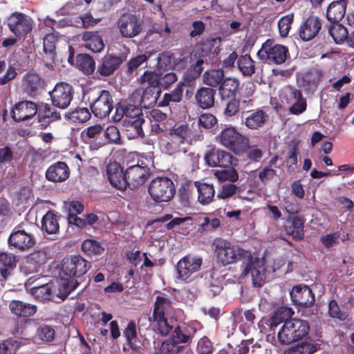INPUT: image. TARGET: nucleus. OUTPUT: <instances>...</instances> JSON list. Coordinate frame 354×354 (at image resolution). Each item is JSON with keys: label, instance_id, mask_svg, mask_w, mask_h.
<instances>
[{"label": "nucleus", "instance_id": "1", "mask_svg": "<svg viewBox=\"0 0 354 354\" xmlns=\"http://www.w3.org/2000/svg\"><path fill=\"white\" fill-rule=\"evenodd\" d=\"M212 247L217 263L223 266L237 263L247 254L239 245L223 238H216Z\"/></svg>", "mask_w": 354, "mask_h": 354}, {"label": "nucleus", "instance_id": "2", "mask_svg": "<svg viewBox=\"0 0 354 354\" xmlns=\"http://www.w3.org/2000/svg\"><path fill=\"white\" fill-rule=\"evenodd\" d=\"M308 322L301 319H290L286 322L277 333V341L281 345H288L302 339L308 335Z\"/></svg>", "mask_w": 354, "mask_h": 354}, {"label": "nucleus", "instance_id": "3", "mask_svg": "<svg viewBox=\"0 0 354 354\" xmlns=\"http://www.w3.org/2000/svg\"><path fill=\"white\" fill-rule=\"evenodd\" d=\"M216 43V39H213L209 41L207 48H202L201 55L195 63L191 64L185 72L183 82H181L185 86H192L204 70L203 64L205 62H207V57H210V54L213 56L218 54L221 49L219 46H215Z\"/></svg>", "mask_w": 354, "mask_h": 354}, {"label": "nucleus", "instance_id": "4", "mask_svg": "<svg viewBox=\"0 0 354 354\" xmlns=\"http://www.w3.org/2000/svg\"><path fill=\"white\" fill-rule=\"evenodd\" d=\"M217 141L236 154L244 153L248 147L249 138L240 133L235 127H225L216 136Z\"/></svg>", "mask_w": 354, "mask_h": 354}, {"label": "nucleus", "instance_id": "5", "mask_svg": "<svg viewBox=\"0 0 354 354\" xmlns=\"http://www.w3.org/2000/svg\"><path fill=\"white\" fill-rule=\"evenodd\" d=\"M288 53V47L281 44H274L272 40L267 39L257 55L263 62L279 65L286 62Z\"/></svg>", "mask_w": 354, "mask_h": 354}, {"label": "nucleus", "instance_id": "6", "mask_svg": "<svg viewBox=\"0 0 354 354\" xmlns=\"http://www.w3.org/2000/svg\"><path fill=\"white\" fill-rule=\"evenodd\" d=\"M151 198L156 203L168 202L174 196L176 189L173 181L167 177L153 179L148 188Z\"/></svg>", "mask_w": 354, "mask_h": 354}, {"label": "nucleus", "instance_id": "7", "mask_svg": "<svg viewBox=\"0 0 354 354\" xmlns=\"http://www.w3.org/2000/svg\"><path fill=\"white\" fill-rule=\"evenodd\" d=\"M174 306L171 299L165 295L157 296L153 304L152 316L149 317L151 322H156L159 327L166 326L165 333L171 331V327L167 324V316L174 313Z\"/></svg>", "mask_w": 354, "mask_h": 354}, {"label": "nucleus", "instance_id": "8", "mask_svg": "<svg viewBox=\"0 0 354 354\" xmlns=\"http://www.w3.org/2000/svg\"><path fill=\"white\" fill-rule=\"evenodd\" d=\"M33 24L30 17L21 12H15L7 19V26L10 31L19 39L25 37L31 32Z\"/></svg>", "mask_w": 354, "mask_h": 354}, {"label": "nucleus", "instance_id": "9", "mask_svg": "<svg viewBox=\"0 0 354 354\" xmlns=\"http://www.w3.org/2000/svg\"><path fill=\"white\" fill-rule=\"evenodd\" d=\"M91 267V262L86 261L80 255H71L64 257L62 261L63 274L71 278L82 277Z\"/></svg>", "mask_w": 354, "mask_h": 354}, {"label": "nucleus", "instance_id": "10", "mask_svg": "<svg viewBox=\"0 0 354 354\" xmlns=\"http://www.w3.org/2000/svg\"><path fill=\"white\" fill-rule=\"evenodd\" d=\"M127 187L136 189L142 186L148 180L150 169L142 161L138 160L136 165L128 166L126 169Z\"/></svg>", "mask_w": 354, "mask_h": 354}, {"label": "nucleus", "instance_id": "11", "mask_svg": "<svg viewBox=\"0 0 354 354\" xmlns=\"http://www.w3.org/2000/svg\"><path fill=\"white\" fill-rule=\"evenodd\" d=\"M126 53H106L99 61L96 68V75L100 77H109L118 71L126 61Z\"/></svg>", "mask_w": 354, "mask_h": 354}, {"label": "nucleus", "instance_id": "12", "mask_svg": "<svg viewBox=\"0 0 354 354\" xmlns=\"http://www.w3.org/2000/svg\"><path fill=\"white\" fill-rule=\"evenodd\" d=\"M74 89L68 83L59 82L49 92L52 104L59 109H65L69 106L73 99Z\"/></svg>", "mask_w": 354, "mask_h": 354}, {"label": "nucleus", "instance_id": "13", "mask_svg": "<svg viewBox=\"0 0 354 354\" xmlns=\"http://www.w3.org/2000/svg\"><path fill=\"white\" fill-rule=\"evenodd\" d=\"M282 102L289 106L288 111L292 115H298L306 111L307 109L306 99L301 91L292 86L285 89L282 96Z\"/></svg>", "mask_w": 354, "mask_h": 354}, {"label": "nucleus", "instance_id": "14", "mask_svg": "<svg viewBox=\"0 0 354 354\" xmlns=\"http://www.w3.org/2000/svg\"><path fill=\"white\" fill-rule=\"evenodd\" d=\"M118 28L122 36L125 38H133L142 30V22L135 14H123L117 21Z\"/></svg>", "mask_w": 354, "mask_h": 354}, {"label": "nucleus", "instance_id": "15", "mask_svg": "<svg viewBox=\"0 0 354 354\" xmlns=\"http://www.w3.org/2000/svg\"><path fill=\"white\" fill-rule=\"evenodd\" d=\"M89 106L96 118H105L113 109V96L109 91L101 90L97 97L90 102Z\"/></svg>", "mask_w": 354, "mask_h": 354}, {"label": "nucleus", "instance_id": "16", "mask_svg": "<svg viewBox=\"0 0 354 354\" xmlns=\"http://www.w3.org/2000/svg\"><path fill=\"white\" fill-rule=\"evenodd\" d=\"M204 158L211 167L230 168L233 165V162L236 160L230 152L216 148L207 151Z\"/></svg>", "mask_w": 354, "mask_h": 354}, {"label": "nucleus", "instance_id": "17", "mask_svg": "<svg viewBox=\"0 0 354 354\" xmlns=\"http://www.w3.org/2000/svg\"><path fill=\"white\" fill-rule=\"evenodd\" d=\"M249 273L251 274L253 286L257 288L263 286L266 279V269L263 261L259 259L253 261L251 257L244 267L241 275L245 277Z\"/></svg>", "mask_w": 354, "mask_h": 354}, {"label": "nucleus", "instance_id": "18", "mask_svg": "<svg viewBox=\"0 0 354 354\" xmlns=\"http://www.w3.org/2000/svg\"><path fill=\"white\" fill-rule=\"evenodd\" d=\"M8 243L10 248L24 252L35 245V239L32 234L15 227L9 236Z\"/></svg>", "mask_w": 354, "mask_h": 354}, {"label": "nucleus", "instance_id": "19", "mask_svg": "<svg viewBox=\"0 0 354 354\" xmlns=\"http://www.w3.org/2000/svg\"><path fill=\"white\" fill-rule=\"evenodd\" d=\"M202 262L203 260L200 257L190 254L183 257L176 265L178 278L183 281L188 279L192 274L200 270Z\"/></svg>", "mask_w": 354, "mask_h": 354}, {"label": "nucleus", "instance_id": "20", "mask_svg": "<svg viewBox=\"0 0 354 354\" xmlns=\"http://www.w3.org/2000/svg\"><path fill=\"white\" fill-rule=\"evenodd\" d=\"M322 20L316 15H310L301 24L299 28V36L304 41L314 39L322 29Z\"/></svg>", "mask_w": 354, "mask_h": 354}, {"label": "nucleus", "instance_id": "21", "mask_svg": "<svg viewBox=\"0 0 354 354\" xmlns=\"http://www.w3.org/2000/svg\"><path fill=\"white\" fill-rule=\"evenodd\" d=\"M44 80L35 72L26 73L22 79V88L28 96L35 97L44 89Z\"/></svg>", "mask_w": 354, "mask_h": 354}, {"label": "nucleus", "instance_id": "22", "mask_svg": "<svg viewBox=\"0 0 354 354\" xmlns=\"http://www.w3.org/2000/svg\"><path fill=\"white\" fill-rule=\"evenodd\" d=\"M290 295L292 302L301 307L311 306L315 301L312 290L304 284L294 286Z\"/></svg>", "mask_w": 354, "mask_h": 354}, {"label": "nucleus", "instance_id": "23", "mask_svg": "<svg viewBox=\"0 0 354 354\" xmlns=\"http://www.w3.org/2000/svg\"><path fill=\"white\" fill-rule=\"evenodd\" d=\"M107 178L112 187L121 191L127 189L126 171L116 162H110L106 166Z\"/></svg>", "mask_w": 354, "mask_h": 354}, {"label": "nucleus", "instance_id": "24", "mask_svg": "<svg viewBox=\"0 0 354 354\" xmlns=\"http://www.w3.org/2000/svg\"><path fill=\"white\" fill-rule=\"evenodd\" d=\"M37 108L35 103L30 101H22L15 104L12 111V117L16 122L27 120L37 113Z\"/></svg>", "mask_w": 354, "mask_h": 354}, {"label": "nucleus", "instance_id": "25", "mask_svg": "<svg viewBox=\"0 0 354 354\" xmlns=\"http://www.w3.org/2000/svg\"><path fill=\"white\" fill-rule=\"evenodd\" d=\"M305 219L300 216L287 218L284 225L286 234L290 236L294 241H301L304 238Z\"/></svg>", "mask_w": 354, "mask_h": 354}, {"label": "nucleus", "instance_id": "26", "mask_svg": "<svg viewBox=\"0 0 354 354\" xmlns=\"http://www.w3.org/2000/svg\"><path fill=\"white\" fill-rule=\"evenodd\" d=\"M70 175L68 166L64 162L58 161L50 165L45 173L46 178L50 182L59 183L66 180Z\"/></svg>", "mask_w": 354, "mask_h": 354}, {"label": "nucleus", "instance_id": "27", "mask_svg": "<svg viewBox=\"0 0 354 354\" xmlns=\"http://www.w3.org/2000/svg\"><path fill=\"white\" fill-rule=\"evenodd\" d=\"M270 120L267 112L261 108L249 113L245 118L244 124L250 130H258L266 125Z\"/></svg>", "mask_w": 354, "mask_h": 354}, {"label": "nucleus", "instance_id": "28", "mask_svg": "<svg viewBox=\"0 0 354 354\" xmlns=\"http://www.w3.org/2000/svg\"><path fill=\"white\" fill-rule=\"evenodd\" d=\"M216 90L211 87H201L195 94L197 105L203 109L212 108L214 105Z\"/></svg>", "mask_w": 354, "mask_h": 354}, {"label": "nucleus", "instance_id": "29", "mask_svg": "<svg viewBox=\"0 0 354 354\" xmlns=\"http://www.w3.org/2000/svg\"><path fill=\"white\" fill-rule=\"evenodd\" d=\"M294 314L291 308L281 306L275 310L272 315L266 322V324L270 330H274L281 323L290 319Z\"/></svg>", "mask_w": 354, "mask_h": 354}, {"label": "nucleus", "instance_id": "30", "mask_svg": "<svg viewBox=\"0 0 354 354\" xmlns=\"http://www.w3.org/2000/svg\"><path fill=\"white\" fill-rule=\"evenodd\" d=\"M347 0L331 2L326 10V18L330 22H339L345 15Z\"/></svg>", "mask_w": 354, "mask_h": 354}, {"label": "nucleus", "instance_id": "31", "mask_svg": "<svg viewBox=\"0 0 354 354\" xmlns=\"http://www.w3.org/2000/svg\"><path fill=\"white\" fill-rule=\"evenodd\" d=\"M240 85L239 80L234 77H225L218 87V92L221 100H227L232 97H236L238 88Z\"/></svg>", "mask_w": 354, "mask_h": 354}, {"label": "nucleus", "instance_id": "32", "mask_svg": "<svg viewBox=\"0 0 354 354\" xmlns=\"http://www.w3.org/2000/svg\"><path fill=\"white\" fill-rule=\"evenodd\" d=\"M84 46L94 53H100L104 48V44L102 35L97 31H86L82 35Z\"/></svg>", "mask_w": 354, "mask_h": 354}, {"label": "nucleus", "instance_id": "33", "mask_svg": "<svg viewBox=\"0 0 354 354\" xmlns=\"http://www.w3.org/2000/svg\"><path fill=\"white\" fill-rule=\"evenodd\" d=\"M192 339V336L191 335L185 334L181 330L180 326H178L172 332L171 350L177 354L183 353L184 350H188L187 346H180L179 344L189 343Z\"/></svg>", "mask_w": 354, "mask_h": 354}, {"label": "nucleus", "instance_id": "34", "mask_svg": "<svg viewBox=\"0 0 354 354\" xmlns=\"http://www.w3.org/2000/svg\"><path fill=\"white\" fill-rule=\"evenodd\" d=\"M194 187L198 191V201L203 205L212 202L215 196V190L213 185L199 181L194 182Z\"/></svg>", "mask_w": 354, "mask_h": 354}, {"label": "nucleus", "instance_id": "35", "mask_svg": "<svg viewBox=\"0 0 354 354\" xmlns=\"http://www.w3.org/2000/svg\"><path fill=\"white\" fill-rule=\"evenodd\" d=\"M193 225V218L190 216L174 217L165 225L168 230H177L178 233L182 235H187L190 232V227Z\"/></svg>", "mask_w": 354, "mask_h": 354}, {"label": "nucleus", "instance_id": "36", "mask_svg": "<svg viewBox=\"0 0 354 354\" xmlns=\"http://www.w3.org/2000/svg\"><path fill=\"white\" fill-rule=\"evenodd\" d=\"M9 308L12 314L21 317H30L37 311L36 306L18 300L11 301Z\"/></svg>", "mask_w": 354, "mask_h": 354}, {"label": "nucleus", "instance_id": "37", "mask_svg": "<svg viewBox=\"0 0 354 354\" xmlns=\"http://www.w3.org/2000/svg\"><path fill=\"white\" fill-rule=\"evenodd\" d=\"M17 264L16 257L12 254L0 253V273L2 280L6 281L11 274Z\"/></svg>", "mask_w": 354, "mask_h": 354}, {"label": "nucleus", "instance_id": "38", "mask_svg": "<svg viewBox=\"0 0 354 354\" xmlns=\"http://www.w3.org/2000/svg\"><path fill=\"white\" fill-rule=\"evenodd\" d=\"M224 79L225 74L222 69L207 70L203 75V83L212 88L219 87Z\"/></svg>", "mask_w": 354, "mask_h": 354}, {"label": "nucleus", "instance_id": "39", "mask_svg": "<svg viewBox=\"0 0 354 354\" xmlns=\"http://www.w3.org/2000/svg\"><path fill=\"white\" fill-rule=\"evenodd\" d=\"M328 32L337 44L346 43L348 32L347 28L339 22H330Z\"/></svg>", "mask_w": 354, "mask_h": 354}, {"label": "nucleus", "instance_id": "40", "mask_svg": "<svg viewBox=\"0 0 354 354\" xmlns=\"http://www.w3.org/2000/svg\"><path fill=\"white\" fill-rule=\"evenodd\" d=\"M59 216L52 211H48L43 216L41 229L49 234H55L59 229Z\"/></svg>", "mask_w": 354, "mask_h": 354}, {"label": "nucleus", "instance_id": "41", "mask_svg": "<svg viewBox=\"0 0 354 354\" xmlns=\"http://www.w3.org/2000/svg\"><path fill=\"white\" fill-rule=\"evenodd\" d=\"M236 64L239 71L245 77H251L255 73V62L248 54L241 55Z\"/></svg>", "mask_w": 354, "mask_h": 354}, {"label": "nucleus", "instance_id": "42", "mask_svg": "<svg viewBox=\"0 0 354 354\" xmlns=\"http://www.w3.org/2000/svg\"><path fill=\"white\" fill-rule=\"evenodd\" d=\"M76 62L78 68L85 75H91L96 68L95 60L88 54H78Z\"/></svg>", "mask_w": 354, "mask_h": 354}, {"label": "nucleus", "instance_id": "43", "mask_svg": "<svg viewBox=\"0 0 354 354\" xmlns=\"http://www.w3.org/2000/svg\"><path fill=\"white\" fill-rule=\"evenodd\" d=\"M183 86L185 85L180 82L171 92L165 93L163 99L158 103V106H167L171 102H180L183 96Z\"/></svg>", "mask_w": 354, "mask_h": 354}, {"label": "nucleus", "instance_id": "44", "mask_svg": "<svg viewBox=\"0 0 354 354\" xmlns=\"http://www.w3.org/2000/svg\"><path fill=\"white\" fill-rule=\"evenodd\" d=\"M64 116L66 119L73 123L80 124L88 121L91 117V113L87 108L77 107L66 112Z\"/></svg>", "mask_w": 354, "mask_h": 354}, {"label": "nucleus", "instance_id": "45", "mask_svg": "<svg viewBox=\"0 0 354 354\" xmlns=\"http://www.w3.org/2000/svg\"><path fill=\"white\" fill-rule=\"evenodd\" d=\"M161 94V91H157L156 88H143L142 94L140 100V106L143 109H149L156 104Z\"/></svg>", "mask_w": 354, "mask_h": 354}, {"label": "nucleus", "instance_id": "46", "mask_svg": "<svg viewBox=\"0 0 354 354\" xmlns=\"http://www.w3.org/2000/svg\"><path fill=\"white\" fill-rule=\"evenodd\" d=\"M160 81L159 72L147 71L140 77V83L145 88H156L157 91H161Z\"/></svg>", "mask_w": 354, "mask_h": 354}, {"label": "nucleus", "instance_id": "47", "mask_svg": "<svg viewBox=\"0 0 354 354\" xmlns=\"http://www.w3.org/2000/svg\"><path fill=\"white\" fill-rule=\"evenodd\" d=\"M53 283H46L30 289V293L39 301H49L53 296Z\"/></svg>", "mask_w": 354, "mask_h": 354}, {"label": "nucleus", "instance_id": "48", "mask_svg": "<svg viewBox=\"0 0 354 354\" xmlns=\"http://www.w3.org/2000/svg\"><path fill=\"white\" fill-rule=\"evenodd\" d=\"M246 94H242L238 99L239 106L240 107V112L243 115L245 113H249L253 110L252 107L254 104V99L252 97L254 94V89L250 87L246 88Z\"/></svg>", "mask_w": 354, "mask_h": 354}, {"label": "nucleus", "instance_id": "49", "mask_svg": "<svg viewBox=\"0 0 354 354\" xmlns=\"http://www.w3.org/2000/svg\"><path fill=\"white\" fill-rule=\"evenodd\" d=\"M143 122L144 120L141 118H137L129 121V124L126 129L127 136L129 139L142 138L144 136L145 133L142 127Z\"/></svg>", "mask_w": 354, "mask_h": 354}, {"label": "nucleus", "instance_id": "50", "mask_svg": "<svg viewBox=\"0 0 354 354\" xmlns=\"http://www.w3.org/2000/svg\"><path fill=\"white\" fill-rule=\"evenodd\" d=\"M194 189V183L186 182L178 189V196L179 201L184 207L189 206Z\"/></svg>", "mask_w": 354, "mask_h": 354}, {"label": "nucleus", "instance_id": "51", "mask_svg": "<svg viewBox=\"0 0 354 354\" xmlns=\"http://www.w3.org/2000/svg\"><path fill=\"white\" fill-rule=\"evenodd\" d=\"M169 136L180 141L183 144L191 137V129L188 124H175L169 132Z\"/></svg>", "mask_w": 354, "mask_h": 354}, {"label": "nucleus", "instance_id": "52", "mask_svg": "<svg viewBox=\"0 0 354 354\" xmlns=\"http://www.w3.org/2000/svg\"><path fill=\"white\" fill-rule=\"evenodd\" d=\"M103 132V127L100 124H96L94 125H91L88 127L82 132V138L83 140L86 142H92L99 138H100L101 134Z\"/></svg>", "mask_w": 354, "mask_h": 354}, {"label": "nucleus", "instance_id": "53", "mask_svg": "<svg viewBox=\"0 0 354 354\" xmlns=\"http://www.w3.org/2000/svg\"><path fill=\"white\" fill-rule=\"evenodd\" d=\"M193 60L192 56L187 53L182 52L175 55L172 58L173 67L175 70L180 71L184 70Z\"/></svg>", "mask_w": 354, "mask_h": 354}, {"label": "nucleus", "instance_id": "54", "mask_svg": "<svg viewBox=\"0 0 354 354\" xmlns=\"http://www.w3.org/2000/svg\"><path fill=\"white\" fill-rule=\"evenodd\" d=\"M82 251L88 254H101L104 251V248L101 244L94 239H86L82 244Z\"/></svg>", "mask_w": 354, "mask_h": 354}, {"label": "nucleus", "instance_id": "55", "mask_svg": "<svg viewBox=\"0 0 354 354\" xmlns=\"http://www.w3.org/2000/svg\"><path fill=\"white\" fill-rule=\"evenodd\" d=\"M124 335L131 348L132 350L137 351L139 347L136 344L137 331L135 322L131 321L129 322L127 328L124 330Z\"/></svg>", "mask_w": 354, "mask_h": 354}, {"label": "nucleus", "instance_id": "56", "mask_svg": "<svg viewBox=\"0 0 354 354\" xmlns=\"http://www.w3.org/2000/svg\"><path fill=\"white\" fill-rule=\"evenodd\" d=\"M39 122H41L42 128H46L53 121L59 120L61 118L60 113L50 107H45L44 115L42 117L38 115Z\"/></svg>", "mask_w": 354, "mask_h": 354}, {"label": "nucleus", "instance_id": "57", "mask_svg": "<svg viewBox=\"0 0 354 354\" xmlns=\"http://www.w3.org/2000/svg\"><path fill=\"white\" fill-rule=\"evenodd\" d=\"M78 286L79 283L75 279L65 281L59 286L57 296L62 300H64Z\"/></svg>", "mask_w": 354, "mask_h": 354}, {"label": "nucleus", "instance_id": "58", "mask_svg": "<svg viewBox=\"0 0 354 354\" xmlns=\"http://www.w3.org/2000/svg\"><path fill=\"white\" fill-rule=\"evenodd\" d=\"M58 36L54 33L46 34L43 38V48L45 53H48L53 57L56 55L55 48Z\"/></svg>", "mask_w": 354, "mask_h": 354}, {"label": "nucleus", "instance_id": "59", "mask_svg": "<svg viewBox=\"0 0 354 354\" xmlns=\"http://www.w3.org/2000/svg\"><path fill=\"white\" fill-rule=\"evenodd\" d=\"M294 19L293 14H288L282 17L278 21V27L280 35L286 37L289 34Z\"/></svg>", "mask_w": 354, "mask_h": 354}, {"label": "nucleus", "instance_id": "60", "mask_svg": "<svg viewBox=\"0 0 354 354\" xmlns=\"http://www.w3.org/2000/svg\"><path fill=\"white\" fill-rule=\"evenodd\" d=\"M20 344L17 340L9 338L0 342V354H15Z\"/></svg>", "mask_w": 354, "mask_h": 354}, {"label": "nucleus", "instance_id": "61", "mask_svg": "<svg viewBox=\"0 0 354 354\" xmlns=\"http://www.w3.org/2000/svg\"><path fill=\"white\" fill-rule=\"evenodd\" d=\"M37 334L43 342H50L54 340L55 331L48 325H41L37 329Z\"/></svg>", "mask_w": 354, "mask_h": 354}, {"label": "nucleus", "instance_id": "62", "mask_svg": "<svg viewBox=\"0 0 354 354\" xmlns=\"http://www.w3.org/2000/svg\"><path fill=\"white\" fill-rule=\"evenodd\" d=\"M148 57L147 55L141 54L131 58L127 64V73L132 74L135 72L140 66L147 62Z\"/></svg>", "mask_w": 354, "mask_h": 354}, {"label": "nucleus", "instance_id": "63", "mask_svg": "<svg viewBox=\"0 0 354 354\" xmlns=\"http://www.w3.org/2000/svg\"><path fill=\"white\" fill-rule=\"evenodd\" d=\"M328 315L330 317L344 321L348 317V314L340 310L336 300L333 299L328 304Z\"/></svg>", "mask_w": 354, "mask_h": 354}, {"label": "nucleus", "instance_id": "64", "mask_svg": "<svg viewBox=\"0 0 354 354\" xmlns=\"http://www.w3.org/2000/svg\"><path fill=\"white\" fill-rule=\"evenodd\" d=\"M238 187L233 183L223 184L217 194L219 199H227L232 197L238 190Z\"/></svg>", "mask_w": 354, "mask_h": 354}]
</instances>
